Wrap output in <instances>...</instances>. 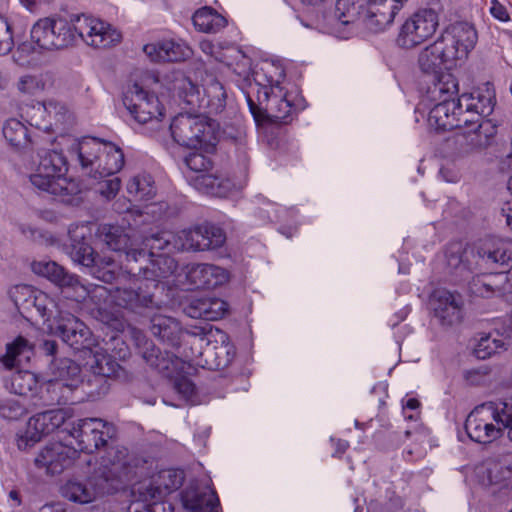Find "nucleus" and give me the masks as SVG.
Wrapping results in <instances>:
<instances>
[{
	"label": "nucleus",
	"mask_w": 512,
	"mask_h": 512,
	"mask_svg": "<svg viewBox=\"0 0 512 512\" xmlns=\"http://www.w3.org/2000/svg\"><path fill=\"white\" fill-rule=\"evenodd\" d=\"M431 305L435 317L443 326L459 324L463 319V298L459 293L445 289L434 292Z\"/></svg>",
	"instance_id": "16"
},
{
	"label": "nucleus",
	"mask_w": 512,
	"mask_h": 512,
	"mask_svg": "<svg viewBox=\"0 0 512 512\" xmlns=\"http://www.w3.org/2000/svg\"><path fill=\"white\" fill-rule=\"evenodd\" d=\"M256 91L248 92L245 98L249 111L255 123L263 125L273 122H287L292 111V104L282 93V89L276 90L269 86H255Z\"/></svg>",
	"instance_id": "4"
},
{
	"label": "nucleus",
	"mask_w": 512,
	"mask_h": 512,
	"mask_svg": "<svg viewBox=\"0 0 512 512\" xmlns=\"http://www.w3.org/2000/svg\"><path fill=\"white\" fill-rule=\"evenodd\" d=\"M368 4L366 27L373 32H380L390 26L403 7L400 0H362Z\"/></svg>",
	"instance_id": "18"
},
{
	"label": "nucleus",
	"mask_w": 512,
	"mask_h": 512,
	"mask_svg": "<svg viewBox=\"0 0 512 512\" xmlns=\"http://www.w3.org/2000/svg\"><path fill=\"white\" fill-rule=\"evenodd\" d=\"M228 309V304L219 298H198L192 300L185 308L187 316L194 319L215 321L222 318Z\"/></svg>",
	"instance_id": "29"
},
{
	"label": "nucleus",
	"mask_w": 512,
	"mask_h": 512,
	"mask_svg": "<svg viewBox=\"0 0 512 512\" xmlns=\"http://www.w3.org/2000/svg\"><path fill=\"white\" fill-rule=\"evenodd\" d=\"M197 118L198 114L192 113L179 114L174 117L170 124V131L175 142L186 147L193 144V132Z\"/></svg>",
	"instance_id": "43"
},
{
	"label": "nucleus",
	"mask_w": 512,
	"mask_h": 512,
	"mask_svg": "<svg viewBox=\"0 0 512 512\" xmlns=\"http://www.w3.org/2000/svg\"><path fill=\"white\" fill-rule=\"evenodd\" d=\"M427 93L435 101L455 99L454 96L458 94V81L453 74L440 72L432 77V85L428 87Z\"/></svg>",
	"instance_id": "44"
},
{
	"label": "nucleus",
	"mask_w": 512,
	"mask_h": 512,
	"mask_svg": "<svg viewBox=\"0 0 512 512\" xmlns=\"http://www.w3.org/2000/svg\"><path fill=\"white\" fill-rule=\"evenodd\" d=\"M445 149L447 155L453 159H460L473 154L469 144H467V140L460 132L446 140Z\"/></svg>",
	"instance_id": "61"
},
{
	"label": "nucleus",
	"mask_w": 512,
	"mask_h": 512,
	"mask_svg": "<svg viewBox=\"0 0 512 512\" xmlns=\"http://www.w3.org/2000/svg\"><path fill=\"white\" fill-rule=\"evenodd\" d=\"M131 496L133 502L142 503L143 508L150 512H155L158 506L164 504L162 502L164 497L159 492L154 479L134 484L131 489Z\"/></svg>",
	"instance_id": "40"
},
{
	"label": "nucleus",
	"mask_w": 512,
	"mask_h": 512,
	"mask_svg": "<svg viewBox=\"0 0 512 512\" xmlns=\"http://www.w3.org/2000/svg\"><path fill=\"white\" fill-rule=\"evenodd\" d=\"M182 498L185 507L193 512H218L219 499L215 491L203 493L186 490Z\"/></svg>",
	"instance_id": "45"
},
{
	"label": "nucleus",
	"mask_w": 512,
	"mask_h": 512,
	"mask_svg": "<svg viewBox=\"0 0 512 512\" xmlns=\"http://www.w3.org/2000/svg\"><path fill=\"white\" fill-rule=\"evenodd\" d=\"M149 329L154 337L173 349L181 348L184 334L188 332L175 318L165 315H154L150 320Z\"/></svg>",
	"instance_id": "21"
},
{
	"label": "nucleus",
	"mask_w": 512,
	"mask_h": 512,
	"mask_svg": "<svg viewBox=\"0 0 512 512\" xmlns=\"http://www.w3.org/2000/svg\"><path fill=\"white\" fill-rule=\"evenodd\" d=\"M77 456V450L60 442L45 446L35 458L38 468H44L49 475L61 474L69 468Z\"/></svg>",
	"instance_id": "15"
},
{
	"label": "nucleus",
	"mask_w": 512,
	"mask_h": 512,
	"mask_svg": "<svg viewBox=\"0 0 512 512\" xmlns=\"http://www.w3.org/2000/svg\"><path fill=\"white\" fill-rule=\"evenodd\" d=\"M101 179L102 180L97 183L95 191L106 200L115 198L121 187L120 178L113 175L112 177L110 176Z\"/></svg>",
	"instance_id": "64"
},
{
	"label": "nucleus",
	"mask_w": 512,
	"mask_h": 512,
	"mask_svg": "<svg viewBox=\"0 0 512 512\" xmlns=\"http://www.w3.org/2000/svg\"><path fill=\"white\" fill-rule=\"evenodd\" d=\"M31 269L33 273L46 278L61 289H74L80 284L77 275L70 273L65 267L52 260L34 261Z\"/></svg>",
	"instance_id": "26"
},
{
	"label": "nucleus",
	"mask_w": 512,
	"mask_h": 512,
	"mask_svg": "<svg viewBox=\"0 0 512 512\" xmlns=\"http://www.w3.org/2000/svg\"><path fill=\"white\" fill-rule=\"evenodd\" d=\"M226 97L227 95L223 85L217 80L212 81L208 87L204 89V105L201 113H221L226 106Z\"/></svg>",
	"instance_id": "49"
},
{
	"label": "nucleus",
	"mask_w": 512,
	"mask_h": 512,
	"mask_svg": "<svg viewBox=\"0 0 512 512\" xmlns=\"http://www.w3.org/2000/svg\"><path fill=\"white\" fill-rule=\"evenodd\" d=\"M28 414V407L24 400L7 398L0 400V416L9 421H17Z\"/></svg>",
	"instance_id": "58"
},
{
	"label": "nucleus",
	"mask_w": 512,
	"mask_h": 512,
	"mask_svg": "<svg viewBox=\"0 0 512 512\" xmlns=\"http://www.w3.org/2000/svg\"><path fill=\"white\" fill-rule=\"evenodd\" d=\"M186 279L193 289H213L226 283L229 273L220 266L200 263L188 267Z\"/></svg>",
	"instance_id": "19"
},
{
	"label": "nucleus",
	"mask_w": 512,
	"mask_h": 512,
	"mask_svg": "<svg viewBox=\"0 0 512 512\" xmlns=\"http://www.w3.org/2000/svg\"><path fill=\"white\" fill-rule=\"evenodd\" d=\"M124 271L133 277H143L145 281H158L173 275L178 267L177 261L168 253L148 257L145 250L130 249L121 260Z\"/></svg>",
	"instance_id": "6"
},
{
	"label": "nucleus",
	"mask_w": 512,
	"mask_h": 512,
	"mask_svg": "<svg viewBox=\"0 0 512 512\" xmlns=\"http://www.w3.org/2000/svg\"><path fill=\"white\" fill-rule=\"evenodd\" d=\"M453 52L447 50L439 38L432 44L423 48L417 58V66L421 73L436 77L443 68L453 62Z\"/></svg>",
	"instance_id": "20"
},
{
	"label": "nucleus",
	"mask_w": 512,
	"mask_h": 512,
	"mask_svg": "<svg viewBox=\"0 0 512 512\" xmlns=\"http://www.w3.org/2000/svg\"><path fill=\"white\" fill-rule=\"evenodd\" d=\"M439 26V15L432 8H424L409 16L401 25L396 43L403 49H412L432 37Z\"/></svg>",
	"instance_id": "8"
},
{
	"label": "nucleus",
	"mask_w": 512,
	"mask_h": 512,
	"mask_svg": "<svg viewBox=\"0 0 512 512\" xmlns=\"http://www.w3.org/2000/svg\"><path fill=\"white\" fill-rule=\"evenodd\" d=\"M453 53V60L466 58L477 41V32L467 22H456L449 25L438 37Z\"/></svg>",
	"instance_id": "14"
},
{
	"label": "nucleus",
	"mask_w": 512,
	"mask_h": 512,
	"mask_svg": "<svg viewBox=\"0 0 512 512\" xmlns=\"http://www.w3.org/2000/svg\"><path fill=\"white\" fill-rule=\"evenodd\" d=\"M61 495L75 503H90L95 498V492L91 488L88 478L85 481L69 480L60 489Z\"/></svg>",
	"instance_id": "47"
},
{
	"label": "nucleus",
	"mask_w": 512,
	"mask_h": 512,
	"mask_svg": "<svg viewBox=\"0 0 512 512\" xmlns=\"http://www.w3.org/2000/svg\"><path fill=\"white\" fill-rule=\"evenodd\" d=\"M100 238L113 251L126 257L130 249L145 250L148 257L168 253L172 249L181 251L177 247L176 235L170 232L154 231L152 228H137L129 225L123 227L120 225L104 224L99 229Z\"/></svg>",
	"instance_id": "1"
},
{
	"label": "nucleus",
	"mask_w": 512,
	"mask_h": 512,
	"mask_svg": "<svg viewBox=\"0 0 512 512\" xmlns=\"http://www.w3.org/2000/svg\"><path fill=\"white\" fill-rule=\"evenodd\" d=\"M124 153L120 147L109 141H103V148L98 159L95 179L110 177L118 173L124 166Z\"/></svg>",
	"instance_id": "30"
},
{
	"label": "nucleus",
	"mask_w": 512,
	"mask_h": 512,
	"mask_svg": "<svg viewBox=\"0 0 512 512\" xmlns=\"http://www.w3.org/2000/svg\"><path fill=\"white\" fill-rule=\"evenodd\" d=\"M123 104L135 121L145 124L149 121H159L164 116L163 107L158 97L143 89L138 83H133L124 93Z\"/></svg>",
	"instance_id": "11"
},
{
	"label": "nucleus",
	"mask_w": 512,
	"mask_h": 512,
	"mask_svg": "<svg viewBox=\"0 0 512 512\" xmlns=\"http://www.w3.org/2000/svg\"><path fill=\"white\" fill-rule=\"evenodd\" d=\"M94 362L91 364V371L107 379H126V370L102 349L93 350Z\"/></svg>",
	"instance_id": "38"
},
{
	"label": "nucleus",
	"mask_w": 512,
	"mask_h": 512,
	"mask_svg": "<svg viewBox=\"0 0 512 512\" xmlns=\"http://www.w3.org/2000/svg\"><path fill=\"white\" fill-rule=\"evenodd\" d=\"M199 192L215 197H226L234 188V183L225 177L212 174H198L189 180Z\"/></svg>",
	"instance_id": "33"
},
{
	"label": "nucleus",
	"mask_w": 512,
	"mask_h": 512,
	"mask_svg": "<svg viewBox=\"0 0 512 512\" xmlns=\"http://www.w3.org/2000/svg\"><path fill=\"white\" fill-rule=\"evenodd\" d=\"M67 419L68 415L64 410L55 409L37 413L29 419L28 423L29 427L38 432L42 438L66 425Z\"/></svg>",
	"instance_id": "35"
},
{
	"label": "nucleus",
	"mask_w": 512,
	"mask_h": 512,
	"mask_svg": "<svg viewBox=\"0 0 512 512\" xmlns=\"http://www.w3.org/2000/svg\"><path fill=\"white\" fill-rule=\"evenodd\" d=\"M447 265L459 271L472 272L475 269H498L511 267L512 242L498 238H487L472 247L462 248L456 244L446 251Z\"/></svg>",
	"instance_id": "2"
},
{
	"label": "nucleus",
	"mask_w": 512,
	"mask_h": 512,
	"mask_svg": "<svg viewBox=\"0 0 512 512\" xmlns=\"http://www.w3.org/2000/svg\"><path fill=\"white\" fill-rule=\"evenodd\" d=\"M117 459H109L98 467L89 477V483L95 498L114 494L137 477V468L124 458L122 451H116Z\"/></svg>",
	"instance_id": "5"
},
{
	"label": "nucleus",
	"mask_w": 512,
	"mask_h": 512,
	"mask_svg": "<svg viewBox=\"0 0 512 512\" xmlns=\"http://www.w3.org/2000/svg\"><path fill=\"white\" fill-rule=\"evenodd\" d=\"M506 281L507 276L503 271L497 274L476 276L469 283V290L473 295L483 298H489L496 294L502 295L506 292Z\"/></svg>",
	"instance_id": "34"
},
{
	"label": "nucleus",
	"mask_w": 512,
	"mask_h": 512,
	"mask_svg": "<svg viewBox=\"0 0 512 512\" xmlns=\"http://www.w3.org/2000/svg\"><path fill=\"white\" fill-rule=\"evenodd\" d=\"M205 153L200 151H193L190 152L187 156L184 158L185 165L191 170L199 174H204L206 171H208L212 165V159L209 154L212 152H206Z\"/></svg>",
	"instance_id": "62"
},
{
	"label": "nucleus",
	"mask_w": 512,
	"mask_h": 512,
	"mask_svg": "<svg viewBox=\"0 0 512 512\" xmlns=\"http://www.w3.org/2000/svg\"><path fill=\"white\" fill-rule=\"evenodd\" d=\"M494 97V91L487 87L484 90L475 89L470 93H464L459 99L462 102V106L467 107L468 112L474 111L482 117H487L493 112Z\"/></svg>",
	"instance_id": "36"
},
{
	"label": "nucleus",
	"mask_w": 512,
	"mask_h": 512,
	"mask_svg": "<svg viewBox=\"0 0 512 512\" xmlns=\"http://www.w3.org/2000/svg\"><path fill=\"white\" fill-rule=\"evenodd\" d=\"M225 240L226 235L222 228L203 223L178 232L176 245L182 251H205L221 247Z\"/></svg>",
	"instance_id": "12"
},
{
	"label": "nucleus",
	"mask_w": 512,
	"mask_h": 512,
	"mask_svg": "<svg viewBox=\"0 0 512 512\" xmlns=\"http://www.w3.org/2000/svg\"><path fill=\"white\" fill-rule=\"evenodd\" d=\"M127 192L135 201H147L156 193L154 181L149 174H140L131 178L127 184Z\"/></svg>",
	"instance_id": "52"
},
{
	"label": "nucleus",
	"mask_w": 512,
	"mask_h": 512,
	"mask_svg": "<svg viewBox=\"0 0 512 512\" xmlns=\"http://www.w3.org/2000/svg\"><path fill=\"white\" fill-rule=\"evenodd\" d=\"M503 429L508 430V437L512 440V398L480 404L465 421L467 435L480 444L498 439Z\"/></svg>",
	"instance_id": "3"
},
{
	"label": "nucleus",
	"mask_w": 512,
	"mask_h": 512,
	"mask_svg": "<svg viewBox=\"0 0 512 512\" xmlns=\"http://www.w3.org/2000/svg\"><path fill=\"white\" fill-rule=\"evenodd\" d=\"M504 345L501 339L492 338L490 334L482 335L474 347V355L485 360L495 354Z\"/></svg>",
	"instance_id": "60"
},
{
	"label": "nucleus",
	"mask_w": 512,
	"mask_h": 512,
	"mask_svg": "<svg viewBox=\"0 0 512 512\" xmlns=\"http://www.w3.org/2000/svg\"><path fill=\"white\" fill-rule=\"evenodd\" d=\"M30 37L39 50L53 51L67 48L75 43L70 23L64 18H44L31 28Z\"/></svg>",
	"instance_id": "9"
},
{
	"label": "nucleus",
	"mask_w": 512,
	"mask_h": 512,
	"mask_svg": "<svg viewBox=\"0 0 512 512\" xmlns=\"http://www.w3.org/2000/svg\"><path fill=\"white\" fill-rule=\"evenodd\" d=\"M29 349L28 340L18 336L13 342L6 345V353L0 356V363L5 369L12 370L18 365V356Z\"/></svg>",
	"instance_id": "57"
},
{
	"label": "nucleus",
	"mask_w": 512,
	"mask_h": 512,
	"mask_svg": "<svg viewBox=\"0 0 512 512\" xmlns=\"http://www.w3.org/2000/svg\"><path fill=\"white\" fill-rule=\"evenodd\" d=\"M143 360L164 377H173L180 368L179 356L168 351H161L151 341L145 340L143 348L139 351Z\"/></svg>",
	"instance_id": "22"
},
{
	"label": "nucleus",
	"mask_w": 512,
	"mask_h": 512,
	"mask_svg": "<svg viewBox=\"0 0 512 512\" xmlns=\"http://www.w3.org/2000/svg\"><path fill=\"white\" fill-rule=\"evenodd\" d=\"M90 238V235L87 236L85 234L83 227L69 229L70 244L67 246L68 253L74 262L87 268L95 263L97 256H99L92 248L89 242Z\"/></svg>",
	"instance_id": "27"
},
{
	"label": "nucleus",
	"mask_w": 512,
	"mask_h": 512,
	"mask_svg": "<svg viewBox=\"0 0 512 512\" xmlns=\"http://www.w3.org/2000/svg\"><path fill=\"white\" fill-rule=\"evenodd\" d=\"M193 135L195 141L189 145V148H200L206 152H214L218 142V124L215 120L198 112Z\"/></svg>",
	"instance_id": "32"
},
{
	"label": "nucleus",
	"mask_w": 512,
	"mask_h": 512,
	"mask_svg": "<svg viewBox=\"0 0 512 512\" xmlns=\"http://www.w3.org/2000/svg\"><path fill=\"white\" fill-rule=\"evenodd\" d=\"M178 97L192 112H201L204 98H201L199 87L189 78H183L177 86Z\"/></svg>",
	"instance_id": "53"
},
{
	"label": "nucleus",
	"mask_w": 512,
	"mask_h": 512,
	"mask_svg": "<svg viewBox=\"0 0 512 512\" xmlns=\"http://www.w3.org/2000/svg\"><path fill=\"white\" fill-rule=\"evenodd\" d=\"M89 397L96 399L106 395L110 390L109 379L92 373L86 382Z\"/></svg>",
	"instance_id": "63"
},
{
	"label": "nucleus",
	"mask_w": 512,
	"mask_h": 512,
	"mask_svg": "<svg viewBox=\"0 0 512 512\" xmlns=\"http://www.w3.org/2000/svg\"><path fill=\"white\" fill-rule=\"evenodd\" d=\"M143 51L154 62L184 61L192 54V50L186 44L174 40L146 44Z\"/></svg>",
	"instance_id": "23"
},
{
	"label": "nucleus",
	"mask_w": 512,
	"mask_h": 512,
	"mask_svg": "<svg viewBox=\"0 0 512 512\" xmlns=\"http://www.w3.org/2000/svg\"><path fill=\"white\" fill-rule=\"evenodd\" d=\"M209 340L201 328H195L194 330H188L184 334L182 339V346L179 349H175L178 353L177 356L183 358V362H189L196 365V361H204L205 359V348Z\"/></svg>",
	"instance_id": "31"
},
{
	"label": "nucleus",
	"mask_w": 512,
	"mask_h": 512,
	"mask_svg": "<svg viewBox=\"0 0 512 512\" xmlns=\"http://www.w3.org/2000/svg\"><path fill=\"white\" fill-rule=\"evenodd\" d=\"M30 181L32 185L39 190L48 192L53 195L60 194L63 190L59 183L60 178L51 175L50 173H42L38 171V168L36 169V172L30 176Z\"/></svg>",
	"instance_id": "59"
},
{
	"label": "nucleus",
	"mask_w": 512,
	"mask_h": 512,
	"mask_svg": "<svg viewBox=\"0 0 512 512\" xmlns=\"http://www.w3.org/2000/svg\"><path fill=\"white\" fill-rule=\"evenodd\" d=\"M31 269L33 273L46 278L61 289H74L80 284L77 275L70 273L65 267L52 260L34 261Z\"/></svg>",
	"instance_id": "25"
},
{
	"label": "nucleus",
	"mask_w": 512,
	"mask_h": 512,
	"mask_svg": "<svg viewBox=\"0 0 512 512\" xmlns=\"http://www.w3.org/2000/svg\"><path fill=\"white\" fill-rule=\"evenodd\" d=\"M118 265L111 257L97 256L95 263L88 267L96 279L104 283H112L117 277Z\"/></svg>",
	"instance_id": "55"
},
{
	"label": "nucleus",
	"mask_w": 512,
	"mask_h": 512,
	"mask_svg": "<svg viewBox=\"0 0 512 512\" xmlns=\"http://www.w3.org/2000/svg\"><path fill=\"white\" fill-rule=\"evenodd\" d=\"M462 114V102L457 99H442L430 110L428 123L437 131L461 128V122L468 120Z\"/></svg>",
	"instance_id": "17"
},
{
	"label": "nucleus",
	"mask_w": 512,
	"mask_h": 512,
	"mask_svg": "<svg viewBox=\"0 0 512 512\" xmlns=\"http://www.w3.org/2000/svg\"><path fill=\"white\" fill-rule=\"evenodd\" d=\"M164 285L158 281H141L137 288H116L114 303L129 312L144 315L155 309H160L163 300L161 294Z\"/></svg>",
	"instance_id": "7"
},
{
	"label": "nucleus",
	"mask_w": 512,
	"mask_h": 512,
	"mask_svg": "<svg viewBox=\"0 0 512 512\" xmlns=\"http://www.w3.org/2000/svg\"><path fill=\"white\" fill-rule=\"evenodd\" d=\"M46 397L42 395L50 404L66 405L73 404L79 401L75 393L79 386L75 384H68L67 382H60L55 379L49 380L45 384Z\"/></svg>",
	"instance_id": "42"
},
{
	"label": "nucleus",
	"mask_w": 512,
	"mask_h": 512,
	"mask_svg": "<svg viewBox=\"0 0 512 512\" xmlns=\"http://www.w3.org/2000/svg\"><path fill=\"white\" fill-rule=\"evenodd\" d=\"M184 471L180 469H165L160 471L153 479L161 495H166L178 490L184 482Z\"/></svg>",
	"instance_id": "54"
},
{
	"label": "nucleus",
	"mask_w": 512,
	"mask_h": 512,
	"mask_svg": "<svg viewBox=\"0 0 512 512\" xmlns=\"http://www.w3.org/2000/svg\"><path fill=\"white\" fill-rule=\"evenodd\" d=\"M103 139L97 137L83 138L76 147L78 160L84 169H90V175L96 173L98 159L103 148Z\"/></svg>",
	"instance_id": "41"
},
{
	"label": "nucleus",
	"mask_w": 512,
	"mask_h": 512,
	"mask_svg": "<svg viewBox=\"0 0 512 512\" xmlns=\"http://www.w3.org/2000/svg\"><path fill=\"white\" fill-rule=\"evenodd\" d=\"M235 356L236 348L226 337V339H222L220 344L211 345L210 342L207 343L205 359L204 361H196V365L209 370H222L233 362Z\"/></svg>",
	"instance_id": "28"
},
{
	"label": "nucleus",
	"mask_w": 512,
	"mask_h": 512,
	"mask_svg": "<svg viewBox=\"0 0 512 512\" xmlns=\"http://www.w3.org/2000/svg\"><path fill=\"white\" fill-rule=\"evenodd\" d=\"M91 36L84 38V42L95 48H107L121 41L122 35L110 24L99 19L93 20L90 26Z\"/></svg>",
	"instance_id": "39"
},
{
	"label": "nucleus",
	"mask_w": 512,
	"mask_h": 512,
	"mask_svg": "<svg viewBox=\"0 0 512 512\" xmlns=\"http://www.w3.org/2000/svg\"><path fill=\"white\" fill-rule=\"evenodd\" d=\"M26 295H28L29 298H24V303H32L42 318L44 324L49 322L52 318L55 319V322L57 321L58 313L60 311L57 310L56 303L51 298H49L46 293L39 292L36 294L30 286L21 285L15 287L14 291L12 292V298L15 305L19 306L21 296Z\"/></svg>",
	"instance_id": "24"
},
{
	"label": "nucleus",
	"mask_w": 512,
	"mask_h": 512,
	"mask_svg": "<svg viewBox=\"0 0 512 512\" xmlns=\"http://www.w3.org/2000/svg\"><path fill=\"white\" fill-rule=\"evenodd\" d=\"M467 140L473 153L481 151L491 145L497 133V127L491 120L481 121L475 127L460 132Z\"/></svg>",
	"instance_id": "37"
},
{
	"label": "nucleus",
	"mask_w": 512,
	"mask_h": 512,
	"mask_svg": "<svg viewBox=\"0 0 512 512\" xmlns=\"http://www.w3.org/2000/svg\"><path fill=\"white\" fill-rule=\"evenodd\" d=\"M48 327L75 351L92 352L95 346L91 330L72 314L59 312L55 326L48 324Z\"/></svg>",
	"instance_id": "13"
},
{
	"label": "nucleus",
	"mask_w": 512,
	"mask_h": 512,
	"mask_svg": "<svg viewBox=\"0 0 512 512\" xmlns=\"http://www.w3.org/2000/svg\"><path fill=\"white\" fill-rule=\"evenodd\" d=\"M52 363L53 379L60 382H67L68 384H75L79 387L83 384L81 367L75 361L69 358H62L59 360L53 359Z\"/></svg>",
	"instance_id": "48"
},
{
	"label": "nucleus",
	"mask_w": 512,
	"mask_h": 512,
	"mask_svg": "<svg viewBox=\"0 0 512 512\" xmlns=\"http://www.w3.org/2000/svg\"><path fill=\"white\" fill-rule=\"evenodd\" d=\"M38 171L50 173L61 179L68 170L67 160L61 151L47 150L40 154V161L37 166Z\"/></svg>",
	"instance_id": "50"
},
{
	"label": "nucleus",
	"mask_w": 512,
	"mask_h": 512,
	"mask_svg": "<svg viewBox=\"0 0 512 512\" xmlns=\"http://www.w3.org/2000/svg\"><path fill=\"white\" fill-rule=\"evenodd\" d=\"M76 440L80 451L93 453L108 445V440L115 436V427L99 418H85L78 420L71 429L65 428Z\"/></svg>",
	"instance_id": "10"
},
{
	"label": "nucleus",
	"mask_w": 512,
	"mask_h": 512,
	"mask_svg": "<svg viewBox=\"0 0 512 512\" xmlns=\"http://www.w3.org/2000/svg\"><path fill=\"white\" fill-rule=\"evenodd\" d=\"M38 380L36 375L29 371H16L11 378L12 392L20 396H27L36 391Z\"/></svg>",
	"instance_id": "56"
},
{
	"label": "nucleus",
	"mask_w": 512,
	"mask_h": 512,
	"mask_svg": "<svg viewBox=\"0 0 512 512\" xmlns=\"http://www.w3.org/2000/svg\"><path fill=\"white\" fill-rule=\"evenodd\" d=\"M195 28L204 33H217L227 24V20L211 8H201L192 17Z\"/></svg>",
	"instance_id": "46"
},
{
	"label": "nucleus",
	"mask_w": 512,
	"mask_h": 512,
	"mask_svg": "<svg viewBox=\"0 0 512 512\" xmlns=\"http://www.w3.org/2000/svg\"><path fill=\"white\" fill-rule=\"evenodd\" d=\"M2 132L7 142L16 149L26 148L31 142L28 128L17 119H8L3 125Z\"/></svg>",
	"instance_id": "51"
}]
</instances>
